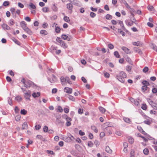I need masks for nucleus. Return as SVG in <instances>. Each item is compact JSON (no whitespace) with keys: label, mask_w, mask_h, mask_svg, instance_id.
I'll use <instances>...</instances> for the list:
<instances>
[{"label":"nucleus","mask_w":157,"mask_h":157,"mask_svg":"<svg viewBox=\"0 0 157 157\" xmlns=\"http://www.w3.org/2000/svg\"><path fill=\"white\" fill-rule=\"evenodd\" d=\"M127 77L126 74L123 71L121 72L119 75L117 76V79L121 82H124V78Z\"/></svg>","instance_id":"obj_1"},{"label":"nucleus","mask_w":157,"mask_h":157,"mask_svg":"<svg viewBox=\"0 0 157 157\" xmlns=\"http://www.w3.org/2000/svg\"><path fill=\"white\" fill-rule=\"evenodd\" d=\"M21 82L24 84V86L27 88H29L33 85H34L33 82L29 80L25 81L24 78L21 80Z\"/></svg>","instance_id":"obj_2"},{"label":"nucleus","mask_w":157,"mask_h":157,"mask_svg":"<svg viewBox=\"0 0 157 157\" xmlns=\"http://www.w3.org/2000/svg\"><path fill=\"white\" fill-rule=\"evenodd\" d=\"M56 123L57 124L62 126L64 124V121L61 120H60L59 118H57L56 121Z\"/></svg>","instance_id":"obj_3"},{"label":"nucleus","mask_w":157,"mask_h":157,"mask_svg":"<svg viewBox=\"0 0 157 157\" xmlns=\"http://www.w3.org/2000/svg\"><path fill=\"white\" fill-rule=\"evenodd\" d=\"M61 38L64 40H67L68 41H70L71 39V37L70 36H67L65 34L62 35L61 36Z\"/></svg>","instance_id":"obj_4"},{"label":"nucleus","mask_w":157,"mask_h":157,"mask_svg":"<svg viewBox=\"0 0 157 157\" xmlns=\"http://www.w3.org/2000/svg\"><path fill=\"white\" fill-rule=\"evenodd\" d=\"M20 25H21V27L24 30L26 28H27L26 25L27 24L24 21H22L20 23Z\"/></svg>","instance_id":"obj_5"},{"label":"nucleus","mask_w":157,"mask_h":157,"mask_svg":"<svg viewBox=\"0 0 157 157\" xmlns=\"http://www.w3.org/2000/svg\"><path fill=\"white\" fill-rule=\"evenodd\" d=\"M64 91L67 93L71 94L72 93V90L68 87H66L64 88Z\"/></svg>","instance_id":"obj_6"},{"label":"nucleus","mask_w":157,"mask_h":157,"mask_svg":"<svg viewBox=\"0 0 157 157\" xmlns=\"http://www.w3.org/2000/svg\"><path fill=\"white\" fill-rule=\"evenodd\" d=\"M121 49L127 54H130L131 53L130 50L126 47H122L121 48Z\"/></svg>","instance_id":"obj_7"},{"label":"nucleus","mask_w":157,"mask_h":157,"mask_svg":"<svg viewBox=\"0 0 157 157\" xmlns=\"http://www.w3.org/2000/svg\"><path fill=\"white\" fill-rule=\"evenodd\" d=\"M52 80H51V78H48L49 81L51 83H52L56 81V76L54 75H52Z\"/></svg>","instance_id":"obj_8"},{"label":"nucleus","mask_w":157,"mask_h":157,"mask_svg":"<svg viewBox=\"0 0 157 157\" xmlns=\"http://www.w3.org/2000/svg\"><path fill=\"white\" fill-rule=\"evenodd\" d=\"M133 51L137 53L140 55L142 54V52L141 50L137 48L134 47L133 49Z\"/></svg>","instance_id":"obj_9"},{"label":"nucleus","mask_w":157,"mask_h":157,"mask_svg":"<svg viewBox=\"0 0 157 157\" xmlns=\"http://www.w3.org/2000/svg\"><path fill=\"white\" fill-rule=\"evenodd\" d=\"M73 4L78 6H81V4L79 1L77 0H74L73 1Z\"/></svg>","instance_id":"obj_10"},{"label":"nucleus","mask_w":157,"mask_h":157,"mask_svg":"<svg viewBox=\"0 0 157 157\" xmlns=\"http://www.w3.org/2000/svg\"><path fill=\"white\" fill-rule=\"evenodd\" d=\"M131 15L130 16V18L131 21H134V22L136 21V20L134 17V14L131 11H130Z\"/></svg>","instance_id":"obj_11"},{"label":"nucleus","mask_w":157,"mask_h":157,"mask_svg":"<svg viewBox=\"0 0 157 157\" xmlns=\"http://www.w3.org/2000/svg\"><path fill=\"white\" fill-rule=\"evenodd\" d=\"M25 97L26 99L30 100V97L31 96L30 93H29L27 92L25 93Z\"/></svg>","instance_id":"obj_12"},{"label":"nucleus","mask_w":157,"mask_h":157,"mask_svg":"<svg viewBox=\"0 0 157 157\" xmlns=\"http://www.w3.org/2000/svg\"><path fill=\"white\" fill-rule=\"evenodd\" d=\"M24 30L29 35H31L32 34V32L28 27Z\"/></svg>","instance_id":"obj_13"},{"label":"nucleus","mask_w":157,"mask_h":157,"mask_svg":"<svg viewBox=\"0 0 157 157\" xmlns=\"http://www.w3.org/2000/svg\"><path fill=\"white\" fill-rule=\"evenodd\" d=\"M119 24L122 27V29L124 31H125L126 29L124 25L123 21H119Z\"/></svg>","instance_id":"obj_14"},{"label":"nucleus","mask_w":157,"mask_h":157,"mask_svg":"<svg viewBox=\"0 0 157 157\" xmlns=\"http://www.w3.org/2000/svg\"><path fill=\"white\" fill-rule=\"evenodd\" d=\"M105 151L106 152L109 153H111L112 151V150L108 146H106V147Z\"/></svg>","instance_id":"obj_15"},{"label":"nucleus","mask_w":157,"mask_h":157,"mask_svg":"<svg viewBox=\"0 0 157 157\" xmlns=\"http://www.w3.org/2000/svg\"><path fill=\"white\" fill-rule=\"evenodd\" d=\"M40 93L39 92H37L36 93H33L32 94V96L34 98H36L40 96Z\"/></svg>","instance_id":"obj_16"},{"label":"nucleus","mask_w":157,"mask_h":157,"mask_svg":"<svg viewBox=\"0 0 157 157\" xmlns=\"http://www.w3.org/2000/svg\"><path fill=\"white\" fill-rule=\"evenodd\" d=\"M67 8L69 10H71L73 8V6L71 3H69L67 4Z\"/></svg>","instance_id":"obj_17"},{"label":"nucleus","mask_w":157,"mask_h":157,"mask_svg":"<svg viewBox=\"0 0 157 157\" xmlns=\"http://www.w3.org/2000/svg\"><path fill=\"white\" fill-rule=\"evenodd\" d=\"M124 121L127 123H130L131 122L130 119L127 117H124L123 118Z\"/></svg>","instance_id":"obj_18"},{"label":"nucleus","mask_w":157,"mask_h":157,"mask_svg":"<svg viewBox=\"0 0 157 157\" xmlns=\"http://www.w3.org/2000/svg\"><path fill=\"white\" fill-rule=\"evenodd\" d=\"M28 126L27 122H24L22 125V129H26Z\"/></svg>","instance_id":"obj_19"},{"label":"nucleus","mask_w":157,"mask_h":157,"mask_svg":"<svg viewBox=\"0 0 157 157\" xmlns=\"http://www.w3.org/2000/svg\"><path fill=\"white\" fill-rule=\"evenodd\" d=\"M138 136L142 138L145 141V142H148V140L147 139L145 138L144 137L142 136L140 134H138Z\"/></svg>","instance_id":"obj_20"},{"label":"nucleus","mask_w":157,"mask_h":157,"mask_svg":"<svg viewBox=\"0 0 157 157\" xmlns=\"http://www.w3.org/2000/svg\"><path fill=\"white\" fill-rule=\"evenodd\" d=\"M99 109L100 111L102 113H104L106 110L105 108L101 106L99 107Z\"/></svg>","instance_id":"obj_21"},{"label":"nucleus","mask_w":157,"mask_h":157,"mask_svg":"<svg viewBox=\"0 0 157 157\" xmlns=\"http://www.w3.org/2000/svg\"><path fill=\"white\" fill-rule=\"evenodd\" d=\"M114 54L115 56L117 58H120V56L118 53V52L117 51H115L114 52Z\"/></svg>","instance_id":"obj_22"},{"label":"nucleus","mask_w":157,"mask_h":157,"mask_svg":"<svg viewBox=\"0 0 157 157\" xmlns=\"http://www.w3.org/2000/svg\"><path fill=\"white\" fill-rule=\"evenodd\" d=\"M143 151L144 153L146 155H147L148 154L149 152L148 149L147 148L144 149Z\"/></svg>","instance_id":"obj_23"},{"label":"nucleus","mask_w":157,"mask_h":157,"mask_svg":"<svg viewBox=\"0 0 157 157\" xmlns=\"http://www.w3.org/2000/svg\"><path fill=\"white\" fill-rule=\"evenodd\" d=\"M29 6L30 8L33 9H35L36 8V6L32 2H30L29 3Z\"/></svg>","instance_id":"obj_24"},{"label":"nucleus","mask_w":157,"mask_h":157,"mask_svg":"<svg viewBox=\"0 0 157 157\" xmlns=\"http://www.w3.org/2000/svg\"><path fill=\"white\" fill-rule=\"evenodd\" d=\"M15 99L17 101L19 102L21 101L22 100V98L20 96L18 95L15 97Z\"/></svg>","instance_id":"obj_25"},{"label":"nucleus","mask_w":157,"mask_h":157,"mask_svg":"<svg viewBox=\"0 0 157 157\" xmlns=\"http://www.w3.org/2000/svg\"><path fill=\"white\" fill-rule=\"evenodd\" d=\"M43 11L45 13H47L49 11V8L47 7H44L42 8Z\"/></svg>","instance_id":"obj_26"},{"label":"nucleus","mask_w":157,"mask_h":157,"mask_svg":"<svg viewBox=\"0 0 157 157\" xmlns=\"http://www.w3.org/2000/svg\"><path fill=\"white\" fill-rule=\"evenodd\" d=\"M125 6L129 10H131V11H134V10L131 8V7L128 5V4L127 3H126L125 5Z\"/></svg>","instance_id":"obj_27"},{"label":"nucleus","mask_w":157,"mask_h":157,"mask_svg":"<svg viewBox=\"0 0 157 157\" xmlns=\"http://www.w3.org/2000/svg\"><path fill=\"white\" fill-rule=\"evenodd\" d=\"M52 8L54 11L56 12L57 11V8L54 4L52 6Z\"/></svg>","instance_id":"obj_28"},{"label":"nucleus","mask_w":157,"mask_h":157,"mask_svg":"<svg viewBox=\"0 0 157 157\" xmlns=\"http://www.w3.org/2000/svg\"><path fill=\"white\" fill-rule=\"evenodd\" d=\"M60 81L62 85L64 84V82H66V78H65L64 77L62 76L60 78Z\"/></svg>","instance_id":"obj_29"},{"label":"nucleus","mask_w":157,"mask_h":157,"mask_svg":"<svg viewBox=\"0 0 157 157\" xmlns=\"http://www.w3.org/2000/svg\"><path fill=\"white\" fill-rule=\"evenodd\" d=\"M40 34H44V35H47L48 34V33L47 31L45 30H41L40 32Z\"/></svg>","instance_id":"obj_30"},{"label":"nucleus","mask_w":157,"mask_h":157,"mask_svg":"<svg viewBox=\"0 0 157 157\" xmlns=\"http://www.w3.org/2000/svg\"><path fill=\"white\" fill-rule=\"evenodd\" d=\"M64 21L67 22H69L70 21V19L67 16H64L63 18Z\"/></svg>","instance_id":"obj_31"},{"label":"nucleus","mask_w":157,"mask_h":157,"mask_svg":"<svg viewBox=\"0 0 157 157\" xmlns=\"http://www.w3.org/2000/svg\"><path fill=\"white\" fill-rule=\"evenodd\" d=\"M118 32L121 34L123 36H124L125 35V33L123 32L122 30H121L120 29H118Z\"/></svg>","instance_id":"obj_32"},{"label":"nucleus","mask_w":157,"mask_h":157,"mask_svg":"<svg viewBox=\"0 0 157 157\" xmlns=\"http://www.w3.org/2000/svg\"><path fill=\"white\" fill-rule=\"evenodd\" d=\"M105 17L107 19L110 20L112 19V17L110 14H107L105 16Z\"/></svg>","instance_id":"obj_33"},{"label":"nucleus","mask_w":157,"mask_h":157,"mask_svg":"<svg viewBox=\"0 0 157 157\" xmlns=\"http://www.w3.org/2000/svg\"><path fill=\"white\" fill-rule=\"evenodd\" d=\"M27 111L25 109H21V113L23 115H26L27 113Z\"/></svg>","instance_id":"obj_34"},{"label":"nucleus","mask_w":157,"mask_h":157,"mask_svg":"<svg viewBox=\"0 0 157 157\" xmlns=\"http://www.w3.org/2000/svg\"><path fill=\"white\" fill-rule=\"evenodd\" d=\"M128 140L129 143L131 144H132L134 142V140L131 137H128Z\"/></svg>","instance_id":"obj_35"},{"label":"nucleus","mask_w":157,"mask_h":157,"mask_svg":"<svg viewBox=\"0 0 157 157\" xmlns=\"http://www.w3.org/2000/svg\"><path fill=\"white\" fill-rule=\"evenodd\" d=\"M8 104L9 105H12V98L10 97H9L8 98Z\"/></svg>","instance_id":"obj_36"},{"label":"nucleus","mask_w":157,"mask_h":157,"mask_svg":"<svg viewBox=\"0 0 157 157\" xmlns=\"http://www.w3.org/2000/svg\"><path fill=\"white\" fill-rule=\"evenodd\" d=\"M68 98L69 100H71L73 101H75V98L72 95H69Z\"/></svg>","instance_id":"obj_37"},{"label":"nucleus","mask_w":157,"mask_h":157,"mask_svg":"<svg viewBox=\"0 0 157 157\" xmlns=\"http://www.w3.org/2000/svg\"><path fill=\"white\" fill-rule=\"evenodd\" d=\"M142 84L144 85V86H146L149 85V83L146 80L143 81L142 82Z\"/></svg>","instance_id":"obj_38"},{"label":"nucleus","mask_w":157,"mask_h":157,"mask_svg":"<svg viewBox=\"0 0 157 157\" xmlns=\"http://www.w3.org/2000/svg\"><path fill=\"white\" fill-rule=\"evenodd\" d=\"M91 129L94 131L95 133H97L98 131L97 129L96 128V127L94 126H91Z\"/></svg>","instance_id":"obj_39"},{"label":"nucleus","mask_w":157,"mask_h":157,"mask_svg":"<svg viewBox=\"0 0 157 157\" xmlns=\"http://www.w3.org/2000/svg\"><path fill=\"white\" fill-rule=\"evenodd\" d=\"M60 44H61L62 46L64 48H67V46L66 44L64 42L62 41Z\"/></svg>","instance_id":"obj_40"},{"label":"nucleus","mask_w":157,"mask_h":157,"mask_svg":"<svg viewBox=\"0 0 157 157\" xmlns=\"http://www.w3.org/2000/svg\"><path fill=\"white\" fill-rule=\"evenodd\" d=\"M66 81L69 84H71V82L70 81L69 78L67 76L66 77Z\"/></svg>","instance_id":"obj_41"},{"label":"nucleus","mask_w":157,"mask_h":157,"mask_svg":"<svg viewBox=\"0 0 157 157\" xmlns=\"http://www.w3.org/2000/svg\"><path fill=\"white\" fill-rule=\"evenodd\" d=\"M93 143L91 141H88V145L89 147H92L93 146Z\"/></svg>","instance_id":"obj_42"},{"label":"nucleus","mask_w":157,"mask_h":157,"mask_svg":"<svg viewBox=\"0 0 157 157\" xmlns=\"http://www.w3.org/2000/svg\"><path fill=\"white\" fill-rule=\"evenodd\" d=\"M67 121H71L72 119L70 117H68L67 116H66L65 117Z\"/></svg>","instance_id":"obj_43"},{"label":"nucleus","mask_w":157,"mask_h":157,"mask_svg":"<svg viewBox=\"0 0 157 157\" xmlns=\"http://www.w3.org/2000/svg\"><path fill=\"white\" fill-rule=\"evenodd\" d=\"M126 69L127 71L129 72L131 70V67L129 66L128 65L126 66Z\"/></svg>","instance_id":"obj_44"},{"label":"nucleus","mask_w":157,"mask_h":157,"mask_svg":"<svg viewBox=\"0 0 157 157\" xmlns=\"http://www.w3.org/2000/svg\"><path fill=\"white\" fill-rule=\"evenodd\" d=\"M142 109L144 110H146L147 109V105L145 104H143L141 106Z\"/></svg>","instance_id":"obj_45"},{"label":"nucleus","mask_w":157,"mask_h":157,"mask_svg":"<svg viewBox=\"0 0 157 157\" xmlns=\"http://www.w3.org/2000/svg\"><path fill=\"white\" fill-rule=\"evenodd\" d=\"M13 40L18 45H20V42L18 41L15 38H14L13 39Z\"/></svg>","instance_id":"obj_46"},{"label":"nucleus","mask_w":157,"mask_h":157,"mask_svg":"<svg viewBox=\"0 0 157 157\" xmlns=\"http://www.w3.org/2000/svg\"><path fill=\"white\" fill-rule=\"evenodd\" d=\"M147 86H142V90L143 92H144L146 90H147Z\"/></svg>","instance_id":"obj_47"},{"label":"nucleus","mask_w":157,"mask_h":157,"mask_svg":"<svg viewBox=\"0 0 157 157\" xmlns=\"http://www.w3.org/2000/svg\"><path fill=\"white\" fill-rule=\"evenodd\" d=\"M44 131L45 132H47L48 131V128L47 126H45L43 128Z\"/></svg>","instance_id":"obj_48"},{"label":"nucleus","mask_w":157,"mask_h":157,"mask_svg":"<svg viewBox=\"0 0 157 157\" xmlns=\"http://www.w3.org/2000/svg\"><path fill=\"white\" fill-rule=\"evenodd\" d=\"M96 14L94 12H91L90 13V15L92 18H94L96 16Z\"/></svg>","instance_id":"obj_49"},{"label":"nucleus","mask_w":157,"mask_h":157,"mask_svg":"<svg viewBox=\"0 0 157 157\" xmlns=\"http://www.w3.org/2000/svg\"><path fill=\"white\" fill-rule=\"evenodd\" d=\"M60 29L59 27H57L55 28L56 32L57 33H59L60 31Z\"/></svg>","instance_id":"obj_50"},{"label":"nucleus","mask_w":157,"mask_h":157,"mask_svg":"<svg viewBox=\"0 0 157 157\" xmlns=\"http://www.w3.org/2000/svg\"><path fill=\"white\" fill-rule=\"evenodd\" d=\"M152 48L153 49L157 52V47L156 45L152 44Z\"/></svg>","instance_id":"obj_51"},{"label":"nucleus","mask_w":157,"mask_h":157,"mask_svg":"<svg viewBox=\"0 0 157 157\" xmlns=\"http://www.w3.org/2000/svg\"><path fill=\"white\" fill-rule=\"evenodd\" d=\"M148 70V68L147 67H144V68L143 69V71L144 72L146 73L147 72Z\"/></svg>","instance_id":"obj_52"},{"label":"nucleus","mask_w":157,"mask_h":157,"mask_svg":"<svg viewBox=\"0 0 157 157\" xmlns=\"http://www.w3.org/2000/svg\"><path fill=\"white\" fill-rule=\"evenodd\" d=\"M9 4V2L8 1H5L3 3V5L5 6H8Z\"/></svg>","instance_id":"obj_53"},{"label":"nucleus","mask_w":157,"mask_h":157,"mask_svg":"<svg viewBox=\"0 0 157 157\" xmlns=\"http://www.w3.org/2000/svg\"><path fill=\"white\" fill-rule=\"evenodd\" d=\"M133 44L134 45L138 46L140 44V42L139 41H137V42H133Z\"/></svg>","instance_id":"obj_54"},{"label":"nucleus","mask_w":157,"mask_h":157,"mask_svg":"<svg viewBox=\"0 0 157 157\" xmlns=\"http://www.w3.org/2000/svg\"><path fill=\"white\" fill-rule=\"evenodd\" d=\"M8 25L6 24H3L2 25V27L4 29H6L7 28V27Z\"/></svg>","instance_id":"obj_55"},{"label":"nucleus","mask_w":157,"mask_h":157,"mask_svg":"<svg viewBox=\"0 0 157 157\" xmlns=\"http://www.w3.org/2000/svg\"><path fill=\"white\" fill-rule=\"evenodd\" d=\"M18 6L20 8H23L24 7V5L23 4L20 2H18Z\"/></svg>","instance_id":"obj_56"},{"label":"nucleus","mask_w":157,"mask_h":157,"mask_svg":"<svg viewBox=\"0 0 157 157\" xmlns=\"http://www.w3.org/2000/svg\"><path fill=\"white\" fill-rule=\"evenodd\" d=\"M126 61L127 62H128L130 64H131V59L128 57H127L126 58Z\"/></svg>","instance_id":"obj_57"},{"label":"nucleus","mask_w":157,"mask_h":157,"mask_svg":"<svg viewBox=\"0 0 157 157\" xmlns=\"http://www.w3.org/2000/svg\"><path fill=\"white\" fill-rule=\"evenodd\" d=\"M94 144L96 145V146L97 147L99 145L100 143L97 140H95L94 141Z\"/></svg>","instance_id":"obj_58"},{"label":"nucleus","mask_w":157,"mask_h":157,"mask_svg":"<svg viewBox=\"0 0 157 157\" xmlns=\"http://www.w3.org/2000/svg\"><path fill=\"white\" fill-rule=\"evenodd\" d=\"M36 137L38 139H40V140H43V136L41 135H37L36 136Z\"/></svg>","instance_id":"obj_59"},{"label":"nucleus","mask_w":157,"mask_h":157,"mask_svg":"<svg viewBox=\"0 0 157 157\" xmlns=\"http://www.w3.org/2000/svg\"><path fill=\"white\" fill-rule=\"evenodd\" d=\"M135 151L134 150H132L131 151L130 154L131 156H134Z\"/></svg>","instance_id":"obj_60"},{"label":"nucleus","mask_w":157,"mask_h":157,"mask_svg":"<svg viewBox=\"0 0 157 157\" xmlns=\"http://www.w3.org/2000/svg\"><path fill=\"white\" fill-rule=\"evenodd\" d=\"M108 46V48L111 49H113L114 48L113 45L112 44H109Z\"/></svg>","instance_id":"obj_61"},{"label":"nucleus","mask_w":157,"mask_h":157,"mask_svg":"<svg viewBox=\"0 0 157 157\" xmlns=\"http://www.w3.org/2000/svg\"><path fill=\"white\" fill-rule=\"evenodd\" d=\"M57 110L60 112H61L63 111V109L60 106H59L58 107Z\"/></svg>","instance_id":"obj_62"},{"label":"nucleus","mask_w":157,"mask_h":157,"mask_svg":"<svg viewBox=\"0 0 157 157\" xmlns=\"http://www.w3.org/2000/svg\"><path fill=\"white\" fill-rule=\"evenodd\" d=\"M152 91L153 93L155 94L157 92V89L156 88H154L152 89Z\"/></svg>","instance_id":"obj_63"},{"label":"nucleus","mask_w":157,"mask_h":157,"mask_svg":"<svg viewBox=\"0 0 157 157\" xmlns=\"http://www.w3.org/2000/svg\"><path fill=\"white\" fill-rule=\"evenodd\" d=\"M147 9L150 11H152L153 9V7L152 6H148L147 7Z\"/></svg>","instance_id":"obj_64"}]
</instances>
